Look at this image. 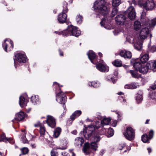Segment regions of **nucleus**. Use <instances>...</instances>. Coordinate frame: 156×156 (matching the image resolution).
I'll return each instance as SVG.
<instances>
[{"mask_svg":"<svg viewBox=\"0 0 156 156\" xmlns=\"http://www.w3.org/2000/svg\"><path fill=\"white\" fill-rule=\"evenodd\" d=\"M91 141L90 144L88 142H86L84 144L83 151L86 155H89L91 153L90 148L95 151L97 150V148L98 147L97 143L98 142L95 140Z\"/></svg>","mask_w":156,"mask_h":156,"instance_id":"39448f33","label":"nucleus"},{"mask_svg":"<svg viewBox=\"0 0 156 156\" xmlns=\"http://www.w3.org/2000/svg\"><path fill=\"white\" fill-rule=\"evenodd\" d=\"M51 156H56L55 151L53 150H52L51 152Z\"/></svg>","mask_w":156,"mask_h":156,"instance_id":"5fc2aeb1","label":"nucleus"},{"mask_svg":"<svg viewBox=\"0 0 156 156\" xmlns=\"http://www.w3.org/2000/svg\"><path fill=\"white\" fill-rule=\"evenodd\" d=\"M58 51L59 55L61 56H64V53L60 49H58Z\"/></svg>","mask_w":156,"mask_h":156,"instance_id":"864d4df0","label":"nucleus"},{"mask_svg":"<svg viewBox=\"0 0 156 156\" xmlns=\"http://www.w3.org/2000/svg\"><path fill=\"white\" fill-rule=\"evenodd\" d=\"M141 27V25L140 22L138 21H135L133 24L134 30L136 31H138L140 29Z\"/></svg>","mask_w":156,"mask_h":156,"instance_id":"473e14b6","label":"nucleus"},{"mask_svg":"<svg viewBox=\"0 0 156 156\" xmlns=\"http://www.w3.org/2000/svg\"><path fill=\"white\" fill-rule=\"evenodd\" d=\"M143 92L141 90H139L136 95V100L138 104L141 103L143 100Z\"/></svg>","mask_w":156,"mask_h":156,"instance_id":"5701e85b","label":"nucleus"},{"mask_svg":"<svg viewBox=\"0 0 156 156\" xmlns=\"http://www.w3.org/2000/svg\"><path fill=\"white\" fill-rule=\"evenodd\" d=\"M124 146H121V145H119L118 146V149L119 150H122V149L124 147Z\"/></svg>","mask_w":156,"mask_h":156,"instance_id":"bf43d9fd","label":"nucleus"},{"mask_svg":"<svg viewBox=\"0 0 156 156\" xmlns=\"http://www.w3.org/2000/svg\"><path fill=\"white\" fill-rule=\"evenodd\" d=\"M62 129L60 127L55 128L53 131V137L56 138L58 137L62 132Z\"/></svg>","mask_w":156,"mask_h":156,"instance_id":"cd10ccee","label":"nucleus"},{"mask_svg":"<svg viewBox=\"0 0 156 156\" xmlns=\"http://www.w3.org/2000/svg\"><path fill=\"white\" fill-rule=\"evenodd\" d=\"M123 67L125 69L127 70L129 69V66L124 65L123 66Z\"/></svg>","mask_w":156,"mask_h":156,"instance_id":"680f3d73","label":"nucleus"},{"mask_svg":"<svg viewBox=\"0 0 156 156\" xmlns=\"http://www.w3.org/2000/svg\"><path fill=\"white\" fill-rule=\"evenodd\" d=\"M78 27L72 25L68 26L66 29V37L72 35L76 37L79 36L81 34V31L78 30Z\"/></svg>","mask_w":156,"mask_h":156,"instance_id":"423d86ee","label":"nucleus"},{"mask_svg":"<svg viewBox=\"0 0 156 156\" xmlns=\"http://www.w3.org/2000/svg\"><path fill=\"white\" fill-rule=\"evenodd\" d=\"M21 151L22 154H27L29 151L28 149L26 147H24L21 149Z\"/></svg>","mask_w":156,"mask_h":156,"instance_id":"09e8293b","label":"nucleus"},{"mask_svg":"<svg viewBox=\"0 0 156 156\" xmlns=\"http://www.w3.org/2000/svg\"><path fill=\"white\" fill-rule=\"evenodd\" d=\"M27 60V57L25 53H18L15 55L14 58V65L16 68L17 66V62L20 63H23L26 62Z\"/></svg>","mask_w":156,"mask_h":156,"instance_id":"6e6552de","label":"nucleus"},{"mask_svg":"<svg viewBox=\"0 0 156 156\" xmlns=\"http://www.w3.org/2000/svg\"><path fill=\"white\" fill-rule=\"evenodd\" d=\"M22 140L23 141V143H27V139L25 133L23 134L21 137Z\"/></svg>","mask_w":156,"mask_h":156,"instance_id":"8fccbe9b","label":"nucleus"},{"mask_svg":"<svg viewBox=\"0 0 156 156\" xmlns=\"http://www.w3.org/2000/svg\"><path fill=\"white\" fill-rule=\"evenodd\" d=\"M104 129L105 130V132H107L106 135L108 137H110L114 135V130L111 127L107 129L105 128H104Z\"/></svg>","mask_w":156,"mask_h":156,"instance_id":"c756f323","label":"nucleus"},{"mask_svg":"<svg viewBox=\"0 0 156 156\" xmlns=\"http://www.w3.org/2000/svg\"><path fill=\"white\" fill-rule=\"evenodd\" d=\"M72 133L74 135H76L77 133V131L76 130H75L72 131Z\"/></svg>","mask_w":156,"mask_h":156,"instance_id":"e2e57ef3","label":"nucleus"},{"mask_svg":"<svg viewBox=\"0 0 156 156\" xmlns=\"http://www.w3.org/2000/svg\"><path fill=\"white\" fill-rule=\"evenodd\" d=\"M31 110V108H28L27 109V113H29L30 112V111Z\"/></svg>","mask_w":156,"mask_h":156,"instance_id":"338daca9","label":"nucleus"},{"mask_svg":"<svg viewBox=\"0 0 156 156\" xmlns=\"http://www.w3.org/2000/svg\"><path fill=\"white\" fill-rule=\"evenodd\" d=\"M127 18L125 14L118 15L115 17V20L116 23L119 25L123 24Z\"/></svg>","mask_w":156,"mask_h":156,"instance_id":"dca6fc26","label":"nucleus"},{"mask_svg":"<svg viewBox=\"0 0 156 156\" xmlns=\"http://www.w3.org/2000/svg\"><path fill=\"white\" fill-rule=\"evenodd\" d=\"M4 141L7 143L8 142L11 144H13L14 141L11 138H6L4 134L0 135V142Z\"/></svg>","mask_w":156,"mask_h":156,"instance_id":"b1692460","label":"nucleus"},{"mask_svg":"<svg viewBox=\"0 0 156 156\" xmlns=\"http://www.w3.org/2000/svg\"><path fill=\"white\" fill-rule=\"evenodd\" d=\"M143 5L146 10H151L154 7L155 4L153 0H147L143 4Z\"/></svg>","mask_w":156,"mask_h":156,"instance_id":"2eb2a0df","label":"nucleus"},{"mask_svg":"<svg viewBox=\"0 0 156 156\" xmlns=\"http://www.w3.org/2000/svg\"><path fill=\"white\" fill-rule=\"evenodd\" d=\"M46 132L45 128L44 126H41L40 127V137H43L44 138L43 139V140H44V139H45V140L47 139L46 138L44 137Z\"/></svg>","mask_w":156,"mask_h":156,"instance_id":"bb28decb","label":"nucleus"},{"mask_svg":"<svg viewBox=\"0 0 156 156\" xmlns=\"http://www.w3.org/2000/svg\"><path fill=\"white\" fill-rule=\"evenodd\" d=\"M46 123L48 125L52 128H55L56 126V119L52 116L48 115L47 116Z\"/></svg>","mask_w":156,"mask_h":156,"instance_id":"4468645a","label":"nucleus"},{"mask_svg":"<svg viewBox=\"0 0 156 156\" xmlns=\"http://www.w3.org/2000/svg\"><path fill=\"white\" fill-rule=\"evenodd\" d=\"M154 131L152 129H151L149 132L148 133V137L149 139L151 140L154 137Z\"/></svg>","mask_w":156,"mask_h":156,"instance_id":"49530a36","label":"nucleus"},{"mask_svg":"<svg viewBox=\"0 0 156 156\" xmlns=\"http://www.w3.org/2000/svg\"><path fill=\"white\" fill-rule=\"evenodd\" d=\"M111 120L110 118H107L105 117L103 120L101 121V124L104 125H108Z\"/></svg>","mask_w":156,"mask_h":156,"instance_id":"f704fd0d","label":"nucleus"},{"mask_svg":"<svg viewBox=\"0 0 156 156\" xmlns=\"http://www.w3.org/2000/svg\"><path fill=\"white\" fill-rule=\"evenodd\" d=\"M83 17L82 16H81L80 15H77L76 17V22L80 24L82 22Z\"/></svg>","mask_w":156,"mask_h":156,"instance_id":"de8ad7c7","label":"nucleus"},{"mask_svg":"<svg viewBox=\"0 0 156 156\" xmlns=\"http://www.w3.org/2000/svg\"><path fill=\"white\" fill-rule=\"evenodd\" d=\"M118 9L116 7H114L112 9V12L111 15V16L112 17L114 16L118 13Z\"/></svg>","mask_w":156,"mask_h":156,"instance_id":"c03bdc74","label":"nucleus"},{"mask_svg":"<svg viewBox=\"0 0 156 156\" xmlns=\"http://www.w3.org/2000/svg\"><path fill=\"white\" fill-rule=\"evenodd\" d=\"M106 3L105 0H98L94 2L93 6L96 12L104 16L100 22V24L102 27H104L107 17L110 12V8L107 7Z\"/></svg>","mask_w":156,"mask_h":156,"instance_id":"f257e3e1","label":"nucleus"},{"mask_svg":"<svg viewBox=\"0 0 156 156\" xmlns=\"http://www.w3.org/2000/svg\"><path fill=\"white\" fill-rule=\"evenodd\" d=\"M118 73L117 71H115L113 74L109 75L106 78L107 81H112L113 83H116L117 80Z\"/></svg>","mask_w":156,"mask_h":156,"instance_id":"f3484780","label":"nucleus"},{"mask_svg":"<svg viewBox=\"0 0 156 156\" xmlns=\"http://www.w3.org/2000/svg\"><path fill=\"white\" fill-rule=\"evenodd\" d=\"M2 45L3 49L6 52L12 50L14 46L13 41L10 39H5Z\"/></svg>","mask_w":156,"mask_h":156,"instance_id":"9b49d317","label":"nucleus"},{"mask_svg":"<svg viewBox=\"0 0 156 156\" xmlns=\"http://www.w3.org/2000/svg\"><path fill=\"white\" fill-rule=\"evenodd\" d=\"M139 85L135 82H132L129 84H126L125 86L124 87L126 89H136Z\"/></svg>","mask_w":156,"mask_h":156,"instance_id":"a878e982","label":"nucleus"},{"mask_svg":"<svg viewBox=\"0 0 156 156\" xmlns=\"http://www.w3.org/2000/svg\"><path fill=\"white\" fill-rule=\"evenodd\" d=\"M148 51L154 53L156 51V46L153 45L148 47Z\"/></svg>","mask_w":156,"mask_h":156,"instance_id":"a18cd8bd","label":"nucleus"},{"mask_svg":"<svg viewBox=\"0 0 156 156\" xmlns=\"http://www.w3.org/2000/svg\"><path fill=\"white\" fill-rule=\"evenodd\" d=\"M150 88L153 90H154L156 89V84H154L151 86H150Z\"/></svg>","mask_w":156,"mask_h":156,"instance_id":"6e6d98bb","label":"nucleus"},{"mask_svg":"<svg viewBox=\"0 0 156 156\" xmlns=\"http://www.w3.org/2000/svg\"><path fill=\"white\" fill-rule=\"evenodd\" d=\"M112 64L115 66L119 67L122 66V62L119 59L115 60L112 62Z\"/></svg>","mask_w":156,"mask_h":156,"instance_id":"c9c22d12","label":"nucleus"},{"mask_svg":"<svg viewBox=\"0 0 156 156\" xmlns=\"http://www.w3.org/2000/svg\"><path fill=\"white\" fill-rule=\"evenodd\" d=\"M53 85L55 86L56 98L60 99L61 104H64L66 101L67 98L66 94L61 90V87H62L63 86L60 85L56 82H53Z\"/></svg>","mask_w":156,"mask_h":156,"instance_id":"20e7f679","label":"nucleus"},{"mask_svg":"<svg viewBox=\"0 0 156 156\" xmlns=\"http://www.w3.org/2000/svg\"><path fill=\"white\" fill-rule=\"evenodd\" d=\"M149 96L152 100H156V90L150 91L149 93Z\"/></svg>","mask_w":156,"mask_h":156,"instance_id":"4c0bfd02","label":"nucleus"},{"mask_svg":"<svg viewBox=\"0 0 156 156\" xmlns=\"http://www.w3.org/2000/svg\"><path fill=\"white\" fill-rule=\"evenodd\" d=\"M126 18H129L131 20L135 19L136 15L134 8L132 6L129 7L126 11L124 12Z\"/></svg>","mask_w":156,"mask_h":156,"instance_id":"f8f14e48","label":"nucleus"},{"mask_svg":"<svg viewBox=\"0 0 156 156\" xmlns=\"http://www.w3.org/2000/svg\"><path fill=\"white\" fill-rule=\"evenodd\" d=\"M147 150H148V152L150 153L152 151V150L150 148H147Z\"/></svg>","mask_w":156,"mask_h":156,"instance_id":"0e129e2a","label":"nucleus"},{"mask_svg":"<svg viewBox=\"0 0 156 156\" xmlns=\"http://www.w3.org/2000/svg\"><path fill=\"white\" fill-rule=\"evenodd\" d=\"M38 95L32 96L31 98V101L34 104H35V103L38 101Z\"/></svg>","mask_w":156,"mask_h":156,"instance_id":"79ce46f5","label":"nucleus"},{"mask_svg":"<svg viewBox=\"0 0 156 156\" xmlns=\"http://www.w3.org/2000/svg\"><path fill=\"white\" fill-rule=\"evenodd\" d=\"M138 71L135 69L134 70H130L127 71V73H130L133 78L138 79L141 78L142 77L141 75L139 73Z\"/></svg>","mask_w":156,"mask_h":156,"instance_id":"412c9836","label":"nucleus"},{"mask_svg":"<svg viewBox=\"0 0 156 156\" xmlns=\"http://www.w3.org/2000/svg\"><path fill=\"white\" fill-rule=\"evenodd\" d=\"M121 3V0H112V5L114 7H118Z\"/></svg>","mask_w":156,"mask_h":156,"instance_id":"58836bf2","label":"nucleus"},{"mask_svg":"<svg viewBox=\"0 0 156 156\" xmlns=\"http://www.w3.org/2000/svg\"><path fill=\"white\" fill-rule=\"evenodd\" d=\"M149 34V30L148 28H142L140 33V37L141 39H144L147 37V35Z\"/></svg>","mask_w":156,"mask_h":156,"instance_id":"6ab92c4d","label":"nucleus"},{"mask_svg":"<svg viewBox=\"0 0 156 156\" xmlns=\"http://www.w3.org/2000/svg\"><path fill=\"white\" fill-rule=\"evenodd\" d=\"M98 57L99 56V57L100 58L99 59H101V58L103 57L102 54L101 52H99L98 53Z\"/></svg>","mask_w":156,"mask_h":156,"instance_id":"052dcab7","label":"nucleus"},{"mask_svg":"<svg viewBox=\"0 0 156 156\" xmlns=\"http://www.w3.org/2000/svg\"><path fill=\"white\" fill-rule=\"evenodd\" d=\"M100 61L96 64V68L100 71L101 72H107L109 70V67L104 63V62L103 60L101 59Z\"/></svg>","mask_w":156,"mask_h":156,"instance_id":"ddd939ff","label":"nucleus"},{"mask_svg":"<svg viewBox=\"0 0 156 156\" xmlns=\"http://www.w3.org/2000/svg\"><path fill=\"white\" fill-rule=\"evenodd\" d=\"M54 33L57 34L58 35H62L63 37H66V29L65 30L63 31H55Z\"/></svg>","mask_w":156,"mask_h":156,"instance_id":"ea45409f","label":"nucleus"},{"mask_svg":"<svg viewBox=\"0 0 156 156\" xmlns=\"http://www.w3.org/2000/svg\"><path fill=\"white\" fill-rule=\"evenodd\" d=\"M149 57L148 54H145L141 55L140 58H137L142 64H143L146 63L148 60Z\"/></svg>","mask_w":156,"mask_h":156,"instance_id":"4be33fe9","label":"nucleus"},{"mask_svg":"<svg viewBox=\"0 0 156 156\" xmlns=\"http://www.w3.org/2000/svg\"><path fill=\"white\" fill-rule=\"evenodd\" d=\"M135 48L138 50H141L142 48V43L141 42H137L134 45Z\"/></svg>","mask_w":156,"mask_h":156,"instance_id":"e433bc0d","label":"nucleus"},{"mask_svg":"<svg viewBox=\"0 0 156 156\" xmlns=\"http://www.w3.org/2000/svg\"><path fill=\"white\" fill-rule=\"evenodd\" d=\"M67 143L65 140H62V141H61L60 144V147L58 148V149L64 150L67 148Z\"/></svg>","mask_w":156,"mask_h":156,"instance_id":"72a5a7b5","label":"nucleus"},{"mask_svg":"<svg viewBox=\"0 0 156 156\" xmlns=\"http://www.w3.org/2000/svg\"><path fill=\"white\" fill-rule=\"evenodd\" d=\"M68 10L67 6L63 7L62 12L60 13L58 16V20L59 23L62 24L66 22L67 18L66 13Z\"/></svg>","mask_w":156,"mask_h":156,"instance_id":"1a4fd4ad","label":"nucleus"},{"mask_svg":"<svg viewBox=\"0 0 156 156\" xmlns=\"http://www.w3.org/2000/svg\"><path fill=\"white\" fill-rule=\"evenodd\" d=\"M146 14V12H145L144 10H143V12H142V13L141 15V18L144 17V16H145Z\"/></svg>","mask_w":156,"mask_h":156,"instance_id":"13d9d810","label":"nucleus"},{"mask_svg":"<svg viewBox=\"0 0 156 156\" xmlns=\"http://www.w3.org/2000/svg\"><path fill=\"white\" fill-rule=\"evenodd\" d=\"M113 112H115L116 114H118V117L119 119L121 117V115L119 113V112L118 111H113Z\"/></svg>","mask_w":156,"mask_h":156,"instance_id":"4d7b16f0","label":"nucleus"},{"mask_svg":"<svg viewBox=\"0 0 156 156\" xmlns=\"http://www.w3.org/2000/svg\"><path fill=\"white\" fill-rule=\"evenodd\" d=\"M100 127L99 125L98 126L92 125L87 127H85L83 131L84 137L89 140L99 142L101 140V137L98 129Z\"/></svg>","mask_w":156,"mask_h":156,"instance_id":"f03ea898","label":"nucleus"},{"mask_svg":"<svg viewBox=\"0 0 156 156\" xmlns=\"http://www.w3.org/2000/svg\"><path fill=\"white\" fill-rule=\"evenodd\" d=\"M44 119L46 120V119L45 117H42L40 119V127L41 126H44V124L46 123V121H44Z\"/></svg>","mask_w":156,"mask_h":156,"instance_id":"37998d69","label":"nucleus"},{"mask_svg":"<svg viewBox=\"0 0 156 156\" xmlns=\"http://www.w3.org/2000/svg\"><path fill=\"white\" fill-rule=\"evenodd\" d=\"M34 126L35 127H38L39 126V123L38 122H37L36 124H34Z\"/></svg>","mask_w":156,"mask_h":156,"instance_id":"69168bd1","label":"nucleus"},{"mask_svg":"<svg viewBox=\"0 0 156 156\" xmlns=\"http://www.w3.org/2000/svg\"><path fill=\"white\" fill-rule=\"evenodd\" d=\"M82 114V112L80 110H76L70 116V119L73 121L75 119L80 116Z\"/></svg>","mask_w":156,"mask_h":156,"instance_id":"c85d7f7f","label":"nucleus"},{"mask_svg":"<svg viewBox=\"0 0 156 156\" xmlns=\"http://www.w3.org/2000/svg\"><path fill=\"white\" fill-rule=\"evenodd\" d=\"M88 85L90 87L92 86L93 87L96 88L100 87V83L98 81H94L90 82L88 83Z\"/></svg>","mask_w":156,"mask_h":156,"instance_id":"2f4dec72","label":"nucleus"},{"mask_svg":"<svg viewBox=\"0 0 156 156\" xmlns=\"http://www.w3.org/2000/svg\"><path fill=\"white\" fill-rule=\"evenodd\" d=\"M123 134L125 138L129 141L134 140L135 138V130L131 127H127Z\"/></svg>","mask_w":156,"mask_h":156,"instance_id":"0eeeda50","label":"nucleus"},{"mask_svg":"<svg viewBox=\"0 0 156 156\" xmlns=\"http://www.w3.org/2000/svg\"><path fill=\"white\" fill-rule=\"evenodd\" d=\"M141 140L143 142L145 143L149 144L150 143V140H151L149 139L148 135L145 133L142 135L141 137Z\"/></svg>","mask_w":156,"mask_h":156,"instance_id":"7c9ffc66","label":"nucleus"},{"mask_svg":"<svg viewBox=\"0 0 156 156\" xmlns=\"http://www.w3.org/2000/svg\"><path fill=\"white\" fill-rule=\"evenodd\" d=\"M118 94L119 95H123L124 93L122 92H120L118 93Z\"/></svg>","mask_w":156,"mask_h":156,"instance_id":"774afa93","label":"nucleus"},{"mask_svg":"<svg viewBox=\"0 0 156 156\" xmlns=\"http://www.w3.org/2000/svg\"><path fill=\"white\" fill-rule=\"evenodd\" d=\"M119 55L124 58H131L132 54L131 52L126 50H122L119 53Z\"/></svg>","mask_w":156,"mask_h":156,"instance_id":"aec40b11","label":"nucleus"},{"mask_svg":"<svg viewBox=\"0 0 156 156\" xmlns=\"http://www.w3.org/2000/svg\"><path fill=\"white\" fill-rule=\"evenodd\" d=\"M62 154L63 156H76V154L73 152H70L69 153L66 152L62 153Z\"/></svg>","mask_w":156,"mask_h":156,"instance_id":"a19ab883","label":"nucleus"},{"mask_svg":"<svg viewBox=\"0 0 156 156\" xmlns=\"http://www.w3.org/2000/svg\"><path fill=\"white\" fill-rule=\"evenodd\" d=\"M84 140L82 138H79L78 140V145L81 146L84 142Z\"/></svg>","mask_w":156,"mask_h":156,"instance_id":"3c124183","label":"nucleus"},{"mask_svg":"<svg viewBox=\"0 0 156 156\" xmlns=\"http://www.w3.org/2000/svg\"><path fill=\"white\" fill-rule=\"evenodd\" d=\"M89 59L93 64H95L99 62L101 59H99L98 56L92 50H90L87 53Z\"/></svg>","mask_w":156,"mask_h":156,"instance_id":"9d476101","label":"nucleus"},{"mask_svg":"<svg viewBox=\"0 0 156 156\" xmlns=\"http://www.w3.org/2000/svg\"><path fill=\"white\" fill-rule=\"evenodd\" d=\"M25 117L24 113L23 112H20L17 113L14 118V120L21 121Z\"/></svg>","mask_w":156,"mask_h":156,"instance_id":"393cba45","label":"nucleus"},{"mask_svg":"<svg viewBox=\"0 0 156 156\" xmlns=\"http://www.w3.org/2000/svg\"><path fill=\"white\" fill-rule=\"evenodd\" d=\"M28 100L27 97L22 95L19 98V104L22 108H23L27 106Z\"/></svg>","mask_w":156,"mask_h":156,"instance_id":"a211bd4d","label":"nucleus"},{"mask_svg":"<svg viewBox=\"0 0 156 156\" xmlns=\"http://www.w3.org/2000/svg\"><path fill=\"white\" fill-rule=\"evenodd\" d=\"M150 25L152 26H154L156 25V17L151 20Z\"/></svg>","mask_w":156,"mask_h":156,"instance_id":"603ef678","label":"nucleus"},{"mask_svg":"<svg viewBox=\"0 0 156 156\" xmlns=\"http://www.w3.org/2000/svg\"><path fill=\"white\" fill-rule=\"evenodd\" d=\"M132 60L133 62L132 61L131 62L135 69L143 74L147 73L149 70L156 69V59L149 61L146 65L142 64L137 59H132Z\"/></svg>","mask_w":156,"mask_h":156,"instance_id":"7ed1b4c3","label":"nucleus"}]
</instances>
